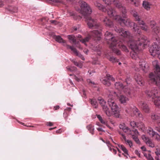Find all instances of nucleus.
<instances>
[{
    "label": "nucleus",
    "mask_w": 160,
    "mask_h": 160,
    "mask_svg": "<svg viewBox=\"0 0 160 160\" xmlns=\"http://www.w3.org/2000/svg\"><path fill=\"white\" fill-rule=\"evenodd\" d=\"M155 130L157 131L160 134V127H155Z\"/></svg>",
    "instance_id": "obj_51"
},
{
    "label": "nucleus",
    "mask_w": 160,
    "mask_h": 160,
    "mask_svg": "<svg viewBox=\"0 0 160 160\" xmlns=\"http://www.w3.org/2000/svg\"><path fill=\"white\" fill-rule=\"evenodd\" d=\"M106 143L107 145V146H108V147H109L110 146H111V145L109 141L106 142Z\"/></svg>",
    "instance_id": "obj_62"
},
{
    "label": "nucleus",
    "mask_w": 160,
    "mask_h": 160,
    "mask_svg": "<svg viewBox=\"0 0 160 160\" xmlns=\"http://www.w3.org/2000/svg\"><path fill=\"white\" fill-rule=\"evenodd\" d=\"M105 38L110 47L111 48L113 52L118 55L121 54V51L114 48V46L118 43V38L114 37V35L111 32L107 31L105 34Z\"/></svg>",
    "instance_id": "obj_5"
},
{
    "label": "nucleus",
    "mask_w": 160,
    "mask_h": 160,
    "mask_svg": "<svg viewBox=\"0 0 160 160\" xmlns=\"http://www.w3.org/2000/svg\"><path fill=\"white\" fill-rule=\"evenodd\" d=\"M142 138L146 144L150 140L148 137L144 135L142 136Z\"/></svg>",
    "instance_id": "obj_35"
},
{
    "label": "nucleus",
    "mask_w": 160,
    "mask_h": 160,
    "mask_svg": "<svg viewBox=\"0 0 160 160\" xmlns=\"http://www.w3.org/2000/svg\"><path fill=\"white\" fill-rule=\"evenodd\" d=\"M147 132L152 137H154L155 134H156V132L153 130L152 128H149L147 130Z\"/></svg>",
    "instance_id": "obj_28"
},
{
    "label": "nucleus",
    "mask_w": 160,
    "mask_h": 160,
    "mask_svg": "<svg viewBox=\"0 0 160 160\" xmlns=\"http://www.w3.org/2000/svg\"><path fill=\"white\" fill-rule=\"evenodd\" d=\"M67 70L70 71L72 72L75 71L76 69V68L74 66H68L67 67Z\"/></svg>",
    "instance_id": "obj_36"
},
{
    "label": "nucleus",
    "mask_w": 160,
    "mask_h": 160,
    "mask_svg": "<svg viewBox=\"0 0 160 160\" xmlns=\"http://www.w3.org/2000/svg\"><path fill=\"white\" fill-rule=\"evenodd\" d=\"M123 130V131L127 134L131 135L132 136V138L134 141L138 144H140V141L138 138V132L136 129H133L131 130L128 127H126Z\"/></svg>",
    "instance_id": "obj_10"
},
{
    "label": "nucleus",
    "mask_w": 160,
    "mask_h": 160,
    "mask_svg": "<svg viewBox=\"0 0 160 160\" xmlns=\"http://www.w3.org/2000/svg\"><path fill=\"white\" fill-rule=\"evenodd\" d=\"M105 4L107 5L106 8L103 6L100 3L96 2L95 5L99 9L103 12L107 11L108 15L110 17H113V19L116 21L120 17V16L117 15V13L115 9L112 7L111 5L113 2L115 6L119 8L122 12V16L123 18H126V11L125 8L122 5L121 2L117 0H102Z\"/></svg>",
    "instance_id": "obj_3"
},
{
    "label": "nucleus",
    "mask_w": 160,
    "mask_h": 160,
    "mask_svg": "<svg viewBox=\"0 0 160 160\" xmlns=\"http://www.w3.org/2000/svg\"><path fill=\"white\" fill-rule=\"evenodd\" d=\"M87 82L88 84L91 86L95 87V84L94 82H92L91 80L90 79H88L87 80Z\"/></svg>",
    "instance_id": "obj_40"
},
{
    "label": "nucleus",
    "mask_w": 160,
    "mask_h": 160,
    "mask_svg": "<svg viewBox=\"0 0 160 160\" xmlns=\"http://www.w3.org/2000/svg\"><path fill=\"white\" fill-rule=\"evenodd\" d=\"M150 25L152 28H153L156 26V23L154 21H151L150 22Z\"/></svg>",
    "instance_id": "obj_42"
},
{
    "label": "nucleus",
    "mask_w": 160,
    "mask_h": 160,
    "mask_svg": "<svg viewBox=\"0 0 160 160\" xmlns=\"http://www.w3.org/2000/svg\"><path fill=\"white\" fill-rule=\"evenodd\" d=\"M131 13L133 14L135 20L138 22L139 24L141 25L140 28L141 29L144 31H147L148 28V27L145 24L143 21L140 19V16L138 15L137 12L135 10H133L131 11Z\"/></svg>",
    "instance_id": "obj_11"
},
{
    "label": "nucleus",
    "mask_w": 160,
    "mask_h": 160,
    "mask_svg": "<svg viewBox=\"0 0 160 160\" xmlns=\"http://www.w3.org/2000/svg\"><path fill=\"white\" fill-rule=\"evenodd\" d=\"M112 152L115 154H116L117 153L116 150L114 149L113 148H112Z\"/></svg>",
    "instance_id": "obj_61"
},
{
    "label": "nucleus",
    "mask_w": 160,
    "mask_h": 160,
    "mask_svg": "<svg viewBox=\"0 0 160 160\" xmlns=\"http://www.w3.org/2000/svg\"><path fill=\"white\" fill-rule=\"evenodd\" d=\"M125 142L127 143V144H128L130 147L131 148L132 146V143L131 141L127 140Z\"/></svg>",
    "instance_id": "obj_46"
},
{
    "label": "nucleus",
    "mask_w": 160,
    "mask_h": 160,
    "mask_svg": "<svg viewBox=\"0 0 160 160\" xmlns=\"http://www.w3.org/2000/svg\"><path fill=\"white\" fill-rule=\"evenodd\" d=\"M75 79L76 81H77L78 82H79L80 81V80L81 79V78H79L76 76H75Z\"/></svg>",
    "instance_id": "obj_58"
},
{
    "label": "nucleus",
    "mask_w": 160,
    "mask_h": 160,
    "mask_svg": "<svg viewBox=\"0 0 160 160\" xmlns=\"http://www.w3.org/2000/svg\"><path fill=\"white\" fill-rule=\"evenodd\" d=\"M118 43H116V45L114 46V48H115L117 49V47H118L120 48H121L122 51H125L126 52H128V49L124 45L122 42H121V41L118 40Z\"/></svg>",
    "instance_id": "obj_19"
},
{
    "label": "nucleus",
    "mask_w": 160,
    "mask_h": 160,
    "mask_svg": "<svg viewBox=\"0 0 160 160\" xmlns=\"http://www.w3.org/2000/svg\"><path fill=\"white\" fill-rule=\"evenodd\" d=\"M86 128L92 134H94V129L93 125L92 124H90L87 126Z\"/></svg>",
    "instance_id": "obj_26"
},
{
    "label": "nucleus",
    "mask_w": 160,
    "mask_h": 160,
    "mask_svg": "<svg viewBox=\"0 0 160 160\" xmlns=\"http://www.w3.org/2000/svg\"><path fill=\"white\" fill-rule=\"evenodd\" d=\"M72 62L76 66H78L80 68H82V64L78 63V62L74 60H73Z\"/></svg>",
    "instance_id": "obj_38"
},
{
    "label": "nucleus",
    "mask_w": 160,
    "mask_h": 160,
    "mask_svg": "<svg viewBox=\"0 0 160 160\" xmlns=\"http://www.w3.org/2000/svg\"><path fill=\"white\" fill-rule=\"evenodd\" d=\"M141 148L143 151H146V148L144 146L142 147Z\"/></svg>",
    "instance_id": "obj_64"
},
{
    "label": "nucleus",
    "mask_w": 160,
    "mask_h": 160,
    "mask_svg": "<svg viewBox=\"0 0 160 160\" xmlns=\"http://www.w3.org/2000/svg\"><path fill=\"white\" fill-rule=\"evenodd\" d=\"M114 98V97H111L110 95L109 96L108 102L109 106L111 108L113 114H115L118 112V107L117 104L115 102Z\"/></svg>",
    "instance_id": "obj_13"
},
{
    "label": "nucleus",
    "mask_w": 160,
    "mask_h": 160,
    "mask_svg": "<svg viewBox=\"0 0 160 160\" xmlns=\"http://www.w3.org/2000/svg\"><path fill=\"white\" fill-rule=\"evenodd\" d=\"M90 102L91 105L94 108H96L97 107V104L95 99H90Z\"/></svg>",
    "instance_id": "obj_31"
},
{
    "label": "nucleus",
    "mask_w": 160,
    "mask_h": 160,
    "mask_svg": "<svg viewBox=\"0 0 160 160\" xmlns=\"http://www.w3.org/2000/svg\"><path fill=\"white\" fill-rule=\"evenodd\" d=\"M115 87L119 90H122L129 97L132 98L133 95V91L127 86H123L122 83L119 82L115 84Z\"/></svg>",
    "instance_id": "obj_8"
},
{
    "label": "nucleus",
    "mask_w": 160,
    "mask_h": 160,
    "mask_svg": "<svg viewBox=\"0 0 160 160\" xmlns=\"http://www.w3.org/2000/svg\"><path fill=\"white\" fill-rule=\"evenodd\" d=\"M50 22H51V23H52V24H56L57 23H56V21H55V20H51L50 21Z\"/></svg>",
    "instance_id": "obj_59"
},
{
    "label": "nucleus",
    "mask_w": 160,
    "mask_h": 160,
    "mask_svg": "<svg viewBox=\"0 0 160 160\" xmlns=\"http://www.w3.org/2000/svg\"><path fill=\"white\" fill-rule=\"evenodd\" d=\"M145 93L148 97L151 98L154 104L160 109V94L158 90L152 88L146 90Z\"/></svg>",
    "instance_id": "obj_6"
},
{
    "label": "nucleus",
    "mask_w": 160,
    "mask_h": 160,
    "mask_svg": "<svg viewBox=\"0 0 160 160\" xmlns=\"http://www.w3.org/2000/svg\"><path fill=\"white\" fill-rule=\"evenodd\" d=\"M140 68L144 72L146 71L147 69L149 67L148 64L143 59H141L139 62Z\"/></svg>",
    "instance_id": "obj_18"
},
{
    "label": "nucleus",
    "mask_w": 160,
    "mask_h": 160,
    "mask_svg": "<svg viewBox=\"0 0 160 160\" xmlns=\"http://www.w3.org/2000/svg\"><path fill=\"white\" fill-rule=\"evenodd\" d=\"M119 134L121 135V139L122 140H124L125 142H126L127 141V139L126 138V137L125 136V135L123 134L121 132H119Z\"/></svg>",
    "instance_id": "obj_45"
},
{
    "label": "nucleus",
    "mask_w": 160,
    "mask_h": 160,
    "mask_svg": "<svg viewBox=\"0 0 160 160\" xmlns=\"http://www.w3.org/2000/svg\"><path fill=\"white\" fill-rule=\"evenodd\" d=\"M100 121L101 123L102 124H104L106 125L107 126H108L107 125V122L106 121L103 120L102 119L100 120Z\"/></svg>",
    "instance_id": "obj_49"
},
{
    "label": "nucleus",
    "mask_w": 160,
    "mask_h": 160,
    "mask_svg": "<svg viewBox=\"0 0 160 160\" xmlns=\"http://www.w3.org/2000/svg\"><path fill=\"white\" fill-rule=\"evenodd\" d=\"M126 127L124 126L122 124H120L119 126V127L120 129H122V130H123Z\"/></svg>",
    "instance_id": "obj_53"
},
{
    "label": "nucleus",
    "mask_w": 160,
    "mask_h": 160,
    "mask_svg": "<svg viewBox=\"0 0 160 160\" xmlns=\"http://www.w3.org/2000/svg\"><path fill=\"white\" fill-rule=\"evenodd\" d=\"M152 29V32L158 35V34L159 33L160 31L159 27L156 26L154 28Z\"/></svg>",
    "instance_id": "obj_34"
},
{
    "label": "nucleus",
    "mask_w": 160,
    "mask_h": 160,
    "mask_svg": "<svg viewBox=\"0 0 160 160\" xmlns=\"http://www.w3.org/2000/svg\"><path fill=\"white\" fill-rule=\"evenodd\" d=\"M146 144L152 148H153L155 147L154 143L150 139Z\"/></svg>",
    "instance_id": "obj_37"
},
{
    "label": "nucleus",
    "mask_w": 160,
    "mask_h": 160,
    "mask_svg": "<svg viewBox=\"0 0 160 160\" xmlns=\"http://www.w3.org/2000/svg\"><path fill=\"white\" fill-rule=\"evenodd\" d=\"M131 2L133 3V4L136 6H138L139 5V0H130Z\"/></svg>",
    "instance_id": "obj_41"
},
{
    "label": "nucleus",
    "mask_w": 160,
    "mask_h": 160,
    "mask_svg": "<svg viewBox=\"0 0 160 160\" xmlns=\"http://www.w3.org/2000/svg\"><path fill=\"white\" fill-rule=\"evenodd\" d=\"M131 80V79L130 78H127L126 79L125 82L127 84H130Z\"/></svg>",
    "instance_id": "obj_50"
},
{
    "label": "nucleus",
    "mask_w": 160,
    "mask_h": 160,
    "mask_svg": "<svg viewBox=\"0 0 160 160\" xmlns=\"http://www.w3.org/2000/svg\"><path fill=\"white\" fill-rule=\"evenodd\" d=\"M60 108V107L58 105L55 106L54 107L53 109L54 110H56Z\"/></svg>",
    "instance_id": "obj_54"
},
{
    "label": "nucleus",
    "mask_w": 160,
    "mask_h": 160,
    "mask_svg": "<svg viewBox=\"0 0 160 160\" xmlns=\"http://www.w3.org/2000/svg\"><path fill=\"white\" fill-rule=\"evenodd\" d=\"M113 93L114 94V97L116 96L118 97L119 101L121 103L124 104H125L129 100L128 98L126 97L125 95H120L118 96L115 92H112V93Z\"/></svg>",
    "instance_id": "obj_16"
},
{
    "label": "nucleus",
    "mask_w": 160,
    "mask_h": 160,
    "mask_svg": "<svg viewBox=\"0 0 160 160\" xmlns=\"http://www.w3.org/2000/svg\"><path fill=\"white\" fill-rule=\"evenodd\" d=\"M97 129L99 131H102L105 132V131L102 129L101 128H97Z\"/></svg>",
    "instance_id": "obj_56"
},
{
    "label": "nucleus",
    "mask_w": 160,
    "mask_h": 160,
    "mask_svg": "<svg viewBox=\"0 0 160 160\" xmlns=\"http://www.w3.org/2000/svg\"><path fill=\"white\" fill-rule=\"evenodd\" d=\"M117 22L122 26H126L128 27H130L133 26V29L134 31L136 32V33L138 34V35L137 37H139L140 36H141L140 34V30L139 27L136 24H135L134 23L131 22L129 19H127L126 20L123 19L120 16Z\"/></svg>",
    "instance_id": "obj_7"
},
{
    "label": "nucleus",
    "mask_w": 160,
    "mask_h": 160,
    "mask_svg": "<svg viewBox=\"0 0 160 160\" xmlns=\"http://www.w3.org/2000/svg\"><path fill=\"white\" fill-rule=\"evenodd\" d=\"M71 108H67L66 109L64 110V111L65 112H66L67 111L69 112L71 110Z\"/></svg>",
    "instance_id": "obj_55"
},
{
    "label": "nucleus",
    "mask_w": 160,
    "mask_h": 160,
    "mask_svg": "<svg viewBox=\"0 0 160 160\" xmlns=\"http://www.w3.org/2000/svg\"><path fill=\"white\" fill-rule=\"evenodd\" d=\"M135 153L137 154L139 157H140V154L139 152L137 150H135Z\"/></svg>",
    "instance_id": "obj_52"
},
{
    "label": "nucleus",
    "mask_w": 160,
    "mask_h": 160,
    "mask_svg": "<svg viewBox=\"0 0 160 160\" xmlns=\"http://www.w3.org/2000/svg\"><path fill=\"white\" fill-rule=\"evenodd\" d=\"M152 65L155 68L154 72H151L149 76L150 82L155 84L160 89V67L158 62L155 60L152 62Z\"/></svg>",
    "instance_id": "obj_4"
},
{
    "label": "nucleus",
    "mask_w": 160,
    "mask_h": 160,
    "mask_svg": "<svg viewBox=\"0 0 160 160\" xmlns=\"http://www.w3.org/2000/svg\"><path fill=\"white\" fill-rule=\"evenodd\" d=\"M54 38L56 41L59 42H63V43L66 42L65 41L63 40L59 36H55Z\"/></svg>",
    "instance_id": "obj_27"
},
{
    "label": "nucleus",
    "mask_w": 160,
    "mask_h": 160,
    "mask_svg": "<svg viewBox=\"0 0 160 160\" xmlns=\"http://www.w3.org/2000/svg\"><path fill=\"white\" fill-rule=\"evenodd\" d=\"M156 139L158 141H160V136L156 132V134H155L154 136Z\"/></svg>",
    "instance_id": "obj_48"
},
{
    "label": "nucleus",
    "mask_w": 160,
    "mask_h": 160,
    "mask_svg": "<svg viewBox=\"0 0 160 160\" xmlns=\"http://www.w3.org/2000/svg\"><path fill=\"white\" fill-rule=\"evenodd\" d=\"M154 39V40L157 41L158 44L156 42H154L152 46L150 47L149 50L150 53L153 57L155 56L156 54L159 55L160 53V51L159 50V46L158 45L160 43L159 38L158 36H156Z\"/></svg>",
    "instance_id": "obj_9"
},
{
    "label": "nucleus",
    "mask_w": 160,
    "mask_h": 160,
    "mask_svg": "<svg viewBox=\"0 0 160 160\" xmlns=\"http://www.w3.org/2000/svg\"><path fill=\"white\" fill-rule=\"evenodd\" d=\"M103 22L104 25L109 27H112L113 26L112 21L108 18L106 17L103 20Z\"/></svg>",
    "instance_id": "obj_21"
},
{
    "label": "nucleus",
    "mask_w": 160,
    "mask_h": 160,
    "mask_svg": "<svg viewBox=\"0 0 160 160\" xmlns=\"http://www.w3.org/2000/svg\"><path fill=\"white\" fill-rule=\"evenodd\" d=\"M137 128L138 129L142 132H144L146 130V127H145L144 124L142 122H137Z\"/></svg>",
    "instance_id": "obj_23"
},
{
    "label": "nucleus",
    "mask_w": 160,
    "mask_h": 160,
    "mask_svg": "<svg viewBox=\"0 0 160 160\" xmlns=\"http://www.w3.org/2000/svg\"><path fill=\"white\" fill-rule=\"evenodd\" d=\"M48 125L50 126H52L53 125V123L50 122H48Z\"/></svg>",
    "instance_id": "obj_63"
},
{
    "label": "nucleus",
    "mask_w": 160,
    "mask_h": 160,
    "mask_svg": "<svg viewBox=\"0 0 160 160\" xmlns=\"http://www.w3.org/2000/svg\"><path fill=\"white\" fill-rule=\"evenodd\" d=\"M142 6L145 9L149 10L152 6V4L148 1H143Z\"/></svg>",
    "instance_id": "obj_25"
},
{
    "label": "nucleus",
    "mask_w": 160,
    "mask_h": 160,
    "mask_svg": "<svg viewBox=\"0 0 160 160\" xmlns=\"http://www.w3.org/2000/svg\"><path fill=\"white\" fill-rule=\"evenodd\" d=\"M66 47L67 48L70 49L76 55L79 57L82 60H84L85 58L83 56L81 55L73 46H70L68 45H66Z\"/></svg>",
    "instance_id": "obj_17"
},
{
    "label": "nucleus",
    "mask_w": 160,
    "mask_h": 160,
    "mask_svg": "<svg viewBox=\"0 0 160 160\" xmlns=\"http://www.w3.org/2000/svg\"><path fill=\"white\" fill-rule=\"evenodd\" d=\"M79 3L80 8L78 11L85 18V21L87 22L88 27L92 29L98 28L99 30V31L95 30L92 31L88 37L84 39H81L80 41L86 45V42H88L90 38H92L95 40L100 41L102 35L101 29H100L101 27L99 28L96 19H93L88 16V15L90 14L92 12L91 8L87 3L83 1H80Z\"/></svg>",
    "instance_id": "obj_1"
},
{
    "label": "nucleus",
    "mask_w": 160,
    "mask_h": 160,
    "mask_svg": "<svg viewBox=\"0 0 160 160\" xmlns=\"http://www.w3.org/2000/svg\"><path fill=\"white\" fill-rule=\"evenodd\" d=\"M68 38L70 40L72 41L73 43H74V44L76 43L77 41L76 38L74 36L72 35H69L68 36Z\"/></svg>",
    "instance_id": "obj_33"
},
{
    "label": "nucleus",
    "mask_w": 160,
    "mask_h": 160,
    "mask_svg": "<svg viewBox=\"0 0 160 160\" xmlns=\"http://www.w3.org/2000/svg\"><path fill=\"white\" fill-rule=\"evenodd\" d=\"M62 132V130L61 129H60L58 130H57L56 132L58 133H61Z\"/></svg>",
    "instance_id": "obj_57"
},
{
    "label": "nucleus",
    "mask_w": 160,
    "mask_h": 160,
    "mask_svg": "<svg viewBox=\"0 0 160 160\" xmlns=\"http://www.w3.org/2000/svg\"><path fill=\"white\" fill-rule=\"evenodd\" d=\"M97 118L100 121V120L102 119V117L99 115H97Z\"/></svg>",
    "instance_id": "obj_60"
},
{
    "label": "nucleus",
    "mask_w": 160,
    "mask_h": 160,
    "mask_svg": "<svg viewBox=\"0 0 160 160\" xmlns=\"http://www.w3.org/2000/svg\"><path fill=\"white\" fill-rule=\"evenodd\" d=\"M126 112L128 113H133L137 117L143 119V117L142 113L140 111L135 107H132L130 106L128 107L125 108Z\"/></svg>",
    "instance_id": "obj_12"
},
{
    "label": "nucleus",
    "mask_w": 160,
    "mask_h": 160,
    "mask_svg": "<svg viewBox=\"0 0 160 160\" xmlns=\"http://www.w3.org/2000/svg\"><path fill=\"white\" fill-rule=\"evenodd\" d=\"M109 60L112 62H118V60L115 58L113 56L109 58Z\"/></svg>",
    "instance_id": "obj_39"
},
{
    "label": "nucleus",
    "mask_w": 160,
    "mask_h": 160,
    "mask_svg": "<svg viewBox=\"0 0 160 160\" xmlns=\"http://www.w3.org/2000/svg\"><path fill=\"white\" fill-rule=\"evenodd\" d=\"M115 30L120 35L128 40V45L133 51L130 53L132 58L135 60L139 59L137 52L139 50L144 49L149 44V42L147 37L144 36H141L134 38L129 31H125L122 28H118L116 27Z\"/></svg>",
    "instance_id": "obj_2"
},
{
    "label": "nucleus",
    "mask_w": 160,
    "mask_h": 160,
    "mask_svg": "<svg viewBox=\"0 0 160 160\" xmlns=\"http://www.w3.org/2000/svg\"><path fill=\"white\" fill-rule=\"evenodd\" d=\"M137 123L136 122L134 121H132L130 122V125L132 127H137Z\"/></svg>",
    "instance_id": "obj_44"
},
{
    "label": "nucleus",
    "mask_w": 160,
    "mask_h": 160,
    "mask_svg": "<svg viewBox=\"0 0 160 160\" xmlns=\"http://www.w3.org/2000/svg\"><path fill=\"white\" fill-rule=\"evenodd\" d=\"M151 119L156 122L158 127H160V117L157 114L152 113L151 115Z\"/></svg>",
    "instance_id": "obj_20"
},
{
    "label": "nucleus",
    "mask_w": 160,
    "mask_h": 160,
    "mask_svg": "<svg viewBox=\"0 0 160 160\" xmlns=\"http://www.w3.org/2000/svg\"><path fill=\"white\" fill-rule=\"evenodd\" d=\"M138 105L140 107L142 111L145 113H148L150 112V108L146 102L140 101L138 102Z\"/></svg>",
    "instance_id": "obj_15"
},
{
    "label": "nucleus",
    "mask_w": 160,
    "mask_h": 160,
    "mask_svg": "<svg viewBox=\"0 0 160 160\" xmlns=\"http://www.w3.org/2000/svg\"><path fill=\"white\" fill-rule=\"evenodd\" d=\"M101 49V48L99 46H96L93 47V50H94L95 51H96L97 52V54L99 55H100L101 54V53L100 52V50Z\"/></svg>",
    "instance_id": "obj_32"
},
{
    "label": "nucleus",
    "mask_w": 160,
    "mask_h": 160,
    "mask_svg": "<svg viewBox=\"0 0 160 160\" xmlns=\"http://www.w3.org/2000/svg\"><path fill=\"white\" fill-rule=\"evenodd\" d=\"M146 158L148 160H154L152 156L150 154H148V156H146Z\"/></svg>",
    "instance_id": "obj_47"
},
{
    "label": "nucleus",
    "mask_w": 160,
    "mask_h": 160,
    "mask_svg": "<svg viewBox=\"0 0 160 160\" xmlns=\"http://www.w3.org/2000/svg\"><path fill=\"white\" fill-rule=\"evenodd\" d=\"M102 108L103 111L107 116L110 117L113 114L112 111H110L107 106H103Z\"/></svg>",
    "instance_id": "obj_24"
},
{
    "label": "nucleus",
    "mask_w": 160,
    "mask_h": 160,
    "mask_svg": "<svg viewBox=\"0 0 160 160\" xmlns=\"http://www.w3.org/2000/svg\"><path fill=\"white\" fill-rule=\"evenodd\" d=\"M98 100L99 101V103L101 105L102 108H103V106H106L105 105L106 104V102L101 97H99L98 98Z\"/></svg>",
    "instance_id": "obj_30"
},
{
    "label": "nucleus",
    "mask_w": 160,
    "mask_h": 160,
    "mask_svg": "<svg viewBox=\"0 0 160 160\" xmlns=\"http://www.w3.org/2000/svg\"><path fill=\"white\" fill-rule=\"evenodd\" d=\"M115 81V79L110 74H107V77L101 80L102 83L106 86H109L111 85L110 81Z\"/></svg>",
    "instance_id": "obj_14"
},
{
    "label": "nucleus",
    "mask_w": 160,
    "mask_h": 160,
    "mask_svg": "<svg viewBox=\"0 0 160 160\" xmlns=\"http://www.w3.org/2000/svg\"><path fill=\"white\" fill-rule=\"evenodd\" d=\"M135 79L138 84L140 86L144 85V81L142 77L140 75H138L137 77H135Z\"/></svg>",
    "instance_id": "obj_22"
},
{
    "label": "nucleus",
    "mask_w": 160,
    "mask_h": 160,
    "mask_svg": "<svg viewBox=\"0 0 160 160\" xmlns=\"http://www.w3.org/2000/svg\"><path fill=\"white\" fill-rule=\"evenodd\" d=\"M156 155L158 157V156H160V148H156V150L155 152Z\"/></svg>",
    "instance_id": "obj_43"
},
{
    "label": "nucleus",
    "mask_w": 160,
    "mask_h": 160,
    "mask_svg": "<svg viewBox=\"0 0 160 160\" xmlns=\"http://www.w3.org/2000/svg\"><path fill=\"white\" fill-rule=\"evenodd\" d=\"M118 146L125 154L128 155V151L123 145L118 144Z\"/></svg>",
    "instance_id": "obj_29"
}]
</instances>
